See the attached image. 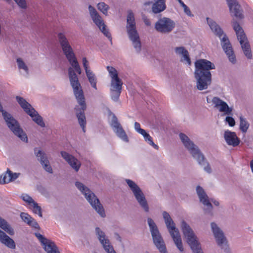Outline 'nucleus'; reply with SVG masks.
<instances>
[{"mask_svg": "<svg viewBox=\"0 0 253 253\" xmlns=\"http://www.w3.org/2000/svg\"><path fill=\"white\" fill-rule=\"evenodd\" d=\"M122 91L116 90H110V97L112 100L117 102L119 100V97Z\"/></svg>", "mask_w": 253, "mask_h": 253, "instance_id": "nucleus-39", "label": "nucleus"}, {"mask_svg": "<svg viewBox=\"0 0 253 253\" xmlns=\"http://www.w3.org/2000/svg\"><path fill=\"white\" fill-rule=\"evenodd\" d=\"M4 36H6V33H0V41H1L2 39H4Z\"/></svg>", "mask_w": 253, "mask_h": 253, "instance_id": "nucleus-55", "label": "nucleus"}, {"mask_svg": "<svg viewBox=\"0 0 253 253\" xmlns=\"http://www.w3.org/2000/svg\"><path fill=\"white\" fill-rule=\"evenodd\" d=\"M111 126L118 137L126 142H128V138L125 131L115 115L113 116Z\"/></svg>", "mask_w": 253, "mask_h": 253, "instance_id": "nucleus-16", "label": "nucleus"}, {"mask_svg": "<svg viewBox=\"0 0 253 253\" xmlns=\"http://www.w3.org/2000/svg\"><path fill=\"white\" fill-rule=\"evenodd\" d=\"M142 19L146 26L148 27H150L152 26L151 20L148 18L147 16L145 15H143L142 16Z\"/></svg>", "mask_w": 253, "mask_h": 253, "instance_id": "nucleus-47", "label": "nucleus"}, {"mask_svg": "<svg viewBox=\"0 0 253 253\" xmlns=\"http://www.w3.org/2000/svg\"><path fill=\"white\" fill-rule=\"evenodd\" d=\"M57 42L66 58L71 65L75 69L79 66L74 50L69 40L64 33H58Z\"/></svg>", "mask_w": 253, "mask_h": 253, "instance_id": "nucleus-5", "label": "nucleus"}, {"mask_svg": "<svg viewBox=\"0 0 253 253\" xmlns=\"http://www.w3.org/2000/svg\"><path fill=\"white\" fill-rule=\"evenodd\" d=\"M211 228L217 245L225 252H228L227 241L222 230L214 222L211 224Z\"/></svg>", "mask_w": 253, "mask_h": 253, "instance_id": "nucleus-12", "label": "nucleus"}, {"mask_svg": "<svg viewBox=\"0 0 253 253\" xmlns=\"http://www.w3.org/2000/svg\"><path fill=\"white\" fill-rule=\"evenodd\" d=\"M126 182L132 191L136 200L145 212L149 211V207L145 195L139 186L133 181L126 179Z\"/></svg>", "mask_w": 253, "mask_h": 253, "instance_id": "nucleus-9", "label": "nucleus"}, {"mask_svg": "<svg viewBox=\"0 0 253 253\" xmlns=\"http://www.w3.org/2000/svg\"><path fill=\"white\" fill-rule=\"evenodd\" d=\"M128 34L136 52H140L141 50V43L138 33H128Z\"/></svg>", "mask_w": 253, "mask_h": 253, "instance_id": "nucleus-26", "label": "nucleus"}, {"mask_svg": "<svg viewBox=\"0 0 253 253\" xmlns=\"http://www.w3.org/2000/svg\"><path fill=\"white\" fill-rule=\"evenodd\" d=\"M93 253H96V252H94Z\"/></svg>", "mask_w": 253, "mask_h": 253, "instance_id": "nucleus-63", "label": "nucleus"}, {"mask_svg": "<svg viewBox=\"0 0 253 253\" xmlns=\"http://www.w3.org/2000/svg\"><path fill=\"white\" fill-rule=\"evenodd\" d=\"M30 223V224H28L29 226L38 230L40 229L39 224L34 218L32 217Z\"/></svg>", "mask_w": 253, "mask_h": 253, "instance_id": "nucleus-49", "label": "nucleus"}, {"mask_svg": "<svg viewBox=\"0 0 253 253\" xmlns=\"http://www.w3.org/2000/svg\"><path fill=\"white\" fill-rule=\"evenodd\" d=\"M33 207V211L35 214H38L41 217L42 216V208L38 205V203L35 202L33 204L31 205Z\"/></svg>", "mask_w": 253, "mask_h": 253, "instance_id": "nucleus-40", "label": "nucleus"}, {"mask_svg": "<svg viewBox=\"0 0 253 253\" xmlns=\"http://www.w3.org/2000/svg\"><path fill=\"white\" fill-rule=\"evenodd\" d=\"M15 98L21 107L27 114L32 111V108H34L24 98L16 96Z\"/></svg>", "mask_w": 253, "mask_h": 253, "instance_id": "nucleus-30", "label": "nucleus"}, {"mask_svg": "<svg viewBox=\"0 0 253 253\" xmlns=\"http://www.w3.org/2000/svg\"><path fill=\"white\" fill-rule=\"evenodd\" d=\"M104 35L107 37L110 41L111 44H112V39L111 33H103Z\"/></svg>", "mask_w": 253, "mask_h": 253, "instance_id": "nucleus-52", "label": "nucleus"}, {"mask_svg": "<svg viewBox=\"0 0 253 253\" xmlns=\"http://www.w3.org/2000/svg\"><path fill=\"white\" fill-rule=\"evenodd\" d=\"M147 222L154 245L161 253H168L164 240L155 222L150 217L147 218Z\"/></svg>", "mask_w": 253, "mask_h": 253, "instance_id": "nucleus-10", "label": "nucleus"}, {"mask_svg": "<svg viewBox=\"0 0 253 253\" xmlns=\"http://www.w3.org/2000/svg\"><path fill=\"white\" fill-rule=\"evenodd\" d=\"M75 185L82 193L84 195L86 200L96 211L101 217H104L105 216L104 209L94 193L88 187L79 181L76 182Z\"/></svg>", "mask_w": 253, "mask_h": 253, "instance_id": "nucleus-4", "label": "nucleus"}, {"mask_svg": "<svg viewBox=\"0 0 253 253\" xmlns=\"http://www.w3.org/2000/svg\"><path fill=\"white\" fill-rule=\"evenodd\" d=\"M115 236L116 237V239L119 241L120 242H122V238L118 233H115Z\"/></svg>", "mask_w": 253, "mask_h": 253, "instance_id": "nucleus-56", "label": "nucleus"}, {"mask_svg": "<svg viewBox=\"0 0 253 253\" xmlns=\"http://www.w3.org/2000/svg\"><path fill=\"white\" fill-rule=\"evenodd\" d=\"M107 69L109 73V75L111 78V80L119 79L118 72L114 67L107 66Z\"/></svg>", "mask_w": 253, "mask_h": 253, "instance_id": "nucleus-38", "label": "nucleus"}, {"mask_svg": "<svg viewBox=\"0 0 253 253\" xmlns=\"http://www.w3.org/2000/svg\"><path fill=\"white\" fill-rule=\"evenodd\" d=\"M239 119L240 129L243 133H246L250 126V124L246 119L242 116H240Z\"/></svg>", "mask_w": 253, "mask_h": 253, "instance_id": "nucleus-36", "label": "nucleus"}, {"mask_svg": "<svg viewBox=\"0 0 253 253\" xmlns=\"http://www.w3.org/2000/svg\"><path fill=\"white\" fill-rule=\"evenodd\" d=\"M134 128L135 130L139 133H141V132H143V130H144L140 127V125L138 122H135Z\"/></svg>", "mask_w": 253, "mask_h": 253, "instance_id": "nucleus-51", "label": "nucleus"}, {"mask_svg": "<svg viewBox=\"0 0 253 253\" xmlns=\"http://www.w3.org/2000/svg\"><path fill=\"white\" fill-rule=\"evenodd\" d=\"M224 138L228 145L234 147L238 146L241 141L240 138L237 136L235 132L231 131L228 129L225 130Z\"/></svg>", "mask_w": 253, "mask_h": 253, "instance_id": "nucleus-23", "label": "nucleus"}, {"mask_svg": "<svg viewBox=\"0 0 253 253\" xmlns=\"http://www.w3.org/2000/svg\"><path fill=\"white\" fill-rule=\"evenodd\" d=\"M0 227L10 235L14 234L13 229L10 226L7 222L0 216Z\"/></svg>", "mask_w": 253, "mask_h": 253, "instance_id": "nucleus-31", "label": "nucleus"}, {"mask_svg": "<svg viewBox=\"0 0 253 253\" xmlns=\"http://www.w3.org/2000/svg\"><path fill=\"white\" fill-rule=\"evenodd\" d=\"M68 75L70 84L73 89L74 94L78 103L80 106V107L77 106L75 108L76 115L83 131L84 132L85 131V127L86 124L84 111L86 107L84 92L78 77L71 67L68 69Z\"/></svg>", "mask_w": 253, "mask_h": 253, "instance_id": "nucleus-1", "label": "nucleus"}, {"mask_svg": "<svg viewBox=\"0 0 253 253\" xmlns=\"http://www.w3.org/2000/svg\"><path fill=\"white\" fill-rule=\"evenodd\" d=\"M7 2H9V1H10L11 0H5Z\"/></svg>", "mask_w": 253, "mask_h": 253, "instance_id": "nucleus-62", "label": "nucleus"}, {"mask_svg": "<svg viewBox=\"0 0 253 253\" xmlns=\"http://www.w3.org/2000/svg\"><path fill=\"white\" fill-rule=\"evenodd\" d=\"M232 16L240 19L244 17L243 10L237 0H226Z\"/></svg>", "mask_w": 253, "mask_h": 253, "instance_id": "nucleus-18", "label": "nucleus"}, {"mask_svg": "<svg viewBox=\"0 0 253 253\" xmlns=\"http://www.w3.org/2000/svg\"><path fill=\"white\" fill-rule=\"evenodd\" d=\"M181 6L183 7L184 13L189 16H193L189 8L183 2L182 0H177Z\"/></svg>", "mask_w": 253, "mask_h": 253, "instance_id": "nucleus-43", "label": "nucleus"}, {"mask_svg": "<svg viewBox=\"0 0 253 253\" xmlns=\"http://www.w3.org/2000/svg\"><path fill=\"white\" fill-rule=\"evenodd\" d=\"M11 171L8 169L5 173L2 174L0 176V184L8 183L11 181H9L8 179L10 178L8 175L10 173Z\"/></svg>", "mask_w": 253, "mask_h": 253, "instance_id": "nucleus-41", "label": "nucleus"}, {"mask_svg": "<svg viewBox=\"0 0 253 253\" xmlns=\"http://www.w3.org/2000/svg\"><path fill=\"white\" fill-rule=\"evenodd\" d=\"M86 75L91 86L95 90H96L97 89L96 85L97 78L95 74L93 73L92 71H91L88 72V73L86 74Z\"/></svg>", "mask_w": 253, "mask_h": 253, "instance_id": "nucleus-35", "label": "nucleus"}, {"mask_svg": "<svg viewBox=\"0 0 253 253\" xmlns=\"http://www.w3.org/2000/svg\"><path fill=\"white\" fill-rule=\"evenodd\" d=\"M140 134H141L143 136L145 141L148 144L152 146L156 150L159 149V146L154 143L152 137L145 131V130H144L143 132H141V133H140Z\"/></svg>", "mask_w": 253, "mask_h": 253, "instance_id": "nucleus-34", "label": "nucleus"}, {"mask_svg": "<svg viewBox=\"0 0 253 253\" xmlns=\"http://www.w3.org/2000/svg\"><path fill=\"white\" fill-rule=\"evenodd\" d=\"M175 52L176 54L182 56V58L180 60L182 62L187 63L188 66L191 65V62L189 52L184 47L180 46L175 47Z\"/></svg>", "mask_w": 253, "mask_h": 253, "instance_id": "nucleus-25", "label": "nucleus"}, {"mask_svg": "<svg viewBox=\"0 0 253 253\" xmlns=\"http://www.w3.org/2000/svg\"><path fill=\"white\" fill-rule=\"evenodd\" d=\"M16 62L19 69L23 70L24 74L26 76H28L29 75V69L23 60L21 58H18L16 60Z\"/></svg>", "mask_w": 253, "mask_h": 253, "instance_id": "nucleus-37", "label": "nucleus"}, {"mask_svg": "<svg viewBox=\"0 0 253 253\" xmlns=\"http://www.w3.org/2000/svg\"><path fill=\"white\" fill-rule=\"evenodd\" d=\"M220 39V44L229 61L233 64L236 63V55L228 37L224 33H215Z\"/></svg>", "mask_w": 253, "mask_h": 253, "instance_id": "nucleus-11", "label": "nucleus"}, {"mask_svg": "<svg viewBox=\"0 0 253 253\" xmlns=\"http://www.w3.org/2000/svg\"><path fill=\"white\" fill-rule=\"evenodd\" d=\"M126 23L127 32H137L134 15L131 10L128 11Z\"/></svg>", "mask_w": 253, "mask_h": 253, "instance_id": "nucleus-28", "label": "nucleus"}, {"mask_svg": "<svg viewBox=\"0 0 253 253\" xmlns=\"http://www.w3.org/2000/svg\"><path fill=\"white\" fill-rule=\"evenodd\" d=\"M175 26L174 21L166 17L160 18L155 24V29L158 32H171Z\"/></svg>", "mask_w": 253, "mask_h": 253, "instance_id": "nucleus-13", "label": "nucleus"}, {"mask_svg": "<svg viewBox=\"0 0 253 253\" xmlns=\"http://www.w3.org/2000/svg\"><path fill=\"white\" fill-rule=\"evenodd\" d=\"M97 8L99 10L101 11L103 14H105L107 13L109 6L104 2H101L98 3Z\"/></svg>", "mask_w": 253, "mask_h": 253, "instance_id": "nucleus-42", "label": "nucleus"}, {"mask_svg": "<svg viewBox=\"0 0 253 253\" xmlns=\"http://www.w3.org/2000/svg\"><path fill=\"white\" fill-rule=\"evenodd\" d=\"M37 148L34 149L35 154L38 158V160L44 169L47 172L52 173L53 172L52 169L50 165L49 162L47 159L46 154L42 150H38L37 152Z\"/></svg>", "mask_w": 253, "mask_h": 253, "instance_id": "nucleus-20", "label": "nucleus"}, {"mask_svg": "<svg viewBox=\"0 0 253 253\" xmlns=\"http://www.w3.org/2000/svg\"><path fill=\"white\" fill-rule=\"evenodd\" d=\"M35 235L43 246L44 250L47 253H60L57 246L53 242L45 238L39 233H35Z\"/></svg>", "mask_w": 253, "mask_h": 253, "instance_id": "nucleus-15", "label": "nucleus"}, {"mask_svg": "<svg viewBox=\"0 0 253 253\" xmlns=\"http://www.w3.org/2000/svg\"><path fill=\"white\" fill-rule=\"evenodd\" d=\"M0 242L10 249H15L16 245L14 240L0 229Z\"/></svg>", "mask_w": 253, "mask_h": 253, "instance_id": "nucleus-24", "label": "nucleus"}, {"mask_svg": "<svg viewBox=\"0 0 253 253\" xmlns=\"http://www.w3.org/2000/svg\"><path fill=\"white\" fill-rule=\"evenodd\" d=\"M20 216L22 220L27 224H30V220L32 218V217L30 215L26 212H21L20 214Z\"/></svg>", "mask_w": 253, "mask_h": 253, "instance_id": "nucleus-44", "label": "nucleus"}, {"mask_svg": "<svg viewBox=\"0 0 253 253\" xmlns=\"http://www.w3.org/2000/svg\"><path fill=\"white\" fill-rule=\"evenodd\" d=\"M194 64V76L197 81V88L199 90L207 89L211 83L210 70L215 68L214 64L205 59L197 60Z\"/></svg>", "mask_w": 253, "mask_h": 253, "instance_id": "nucleus-2", "label": "nucleus"}, {"mask_svg": "<svg viewBox=\"0 0 253 253\" xmlns=\"http://www.w3.org/2000/svg\"><path fill=\"white\" fill-rule=\"evenodd\" d=\"M22 200L27 203L29 205H31L35 202L34 200L31 197L27 194H23L21 196Z\"/></svg>", "mask_w": 253, "mask_h": 253, "instance_id": "nucleus-45", "label": "nucleus"}, {"mask_svg": "<svg viewBox=\"0 0 253 253\" xmlns=\"http://www.w3.org/2000/svg\"><path fill=\"white\" fill-rule=\"evenodd\" d=\"M19 173H13L11 171L9 174H8V176L10 177L8 179L9 181H14V180L16 179L18 176L19 175Z\"/></svg>", "mask_w": 253, "mask_h": 253, "instance_id": "nucleus-50", "label": "nucleus"}, {"mask_svg": "<svg viewBox=\"0 0 253 253\" xmlns=\"http://www.w3.org/2000/svg\"><path fill=\"white\" fill-rule=\"evenodd\" d=\"M163 216L168 230L175 245L180 252H183L184 248L181 236L178 229L175 227L174 222L168 212L166 211H163Z\"/></svg>", "mask_w": 253, "mask_h": 253, "instance_id": "nucleus-7", "label": "nucleus"}, {"mask_svg": "<svg viewBox=\"0 0 253 253\" xmlns=\"http://www.w3.org/2000/svg\"><path fill=\"white\" fill-rule=\"evenodd\" d=\"M207 21L212 32H223L219 25L212 19L207 17Z\"/></svg>", "mask_w": 253, "mask_h": 253, "instance_id": "nucleus-32", "label": "nucleus"}, {"mask_svg": "<svg viewBox=\"0 0 253 253\" xmlns=\"http://www.w3.org/2000/svg\"><path fill=\"white\" fill-rule=\"evenodd\" d=\"M211 201L216 206H218L219 205V202L218 201H216V200H212Z\"/></svg>", "mask_w": 253, "mask_h": 253, "instance_id": "nucleus-59", "label": "nucleus"}, {"mask_svg": "<svg viewBox=\"0 0 253 253\" xmlns=\"http://www.w3.org/2000/svg\"><path fill=\"white\" fill-rule=\"evenodd\" d=\"M211 102L214 108L218 109L219 112H223L224 115H227L225 120V122L230 126H234L235 125V121L231 116L233 115L232 107H229L226 102L217 96L212 98Z\"/></svg>", "mask_w": 253, "mask_h": 253, "instance_id": "nucleus-8", "label": "nucleus"}, {"mask_svg": "<svg viewBox=\"0 0 253 253\" xmlns=\"http://www.w3.org/2000/svg\"><path fill=\"white\" fill-rule=\"evenodd\" d=\"M95 233L104 250L107 253H117L111 245L109 240L106 238L105 233L99 227L95 228Z\"/></svg>", "mask_w": 253, "mask_h": 253, "instance_id": "nucleus-14", "label": "nucleus"}, {"mask_svg": "<svg viewBox=\"0 0 253 253\" xmlns=\"http://www.w3.org/2000/svg\"><path fill=\"white\" fill-rule=\"evenodd\" d=\"M28 115L32 118L37 124L42 127H45V124L43 121V119L40 116L37 111L34 108H32V111L28 114Z\"/></svg>", "mask_w": 253, "mask_h": 253, "instance_id": "nucleus-29", "label": "nucleus"}, {"mask_svg": "<svg viewBox=\"0 0 253 253\" xmlns=\"http://www.w3.org/2000/svg\"><path fill=\"white\" fill-rule=\"evenodd\" d=\"M17 5L23 9L27 7V3L25 0H14Z\"/></svg>", "mask_w": 253, "mask_h": 253, "instance_id": "nucleus-48", "label": "nucleus"}, {"mask_svg": "<svg viewBox=\"0 0 253 253\" xmlns=\"http://www.w3.org/2000/svg\"><path fill=\"white\" fill-rule=\"evenodd\" d=\"M151 10L153 13L158 14L166 9V0H154Z\"/></svg>", "mask_w": 253, "mask_h": 253, "instance_id": "nucleus-27", "label": "nucleus"}, {"mask_svg": "<svg viewBox=\"0 0 253 253\" xmlns=\"http://www.w3.org/2000/svg\"><path fill=\"white\" fill-rule=\"evenodd\" d=\"M84 68L85 70V73H87L88 72H91V71L89 69L88 63L83 64Z\"/></svg>", "mask_w": 253, "mask_h": 253, "instance_id": "nucleus-53", "label": "nucleus"}, {"mask_svg": "<svg viewBox=\"0 0 253 253\" xmlns=\"http://www.w3.org/2000/svg\"><path fill=\"white\" fill-rule=\"evenodd\" d=\"M250 168H251V169L252 172H253V160H252L250 161Z\"/></svg>", "mask_w": 253, "mask_h": 253, "instance_id": "nucleus-57", "label": "nucleus"}, {"mask_svg": "<svg viewBox=\"0 0 253 253\" xmlns=\"http://www.w3.org/2000/svg\"><path fill=\"white\" fill-rule=\"evenodd\" d=\"M60 154L62 157L68 163L72 169L76 171H78L79 170L81 164L77 159L66 151H61Z\"/></svg>", "mask_w": 253, "mask_h": 253, "instance_id": "nucleus-22", "label": "nucleus"}, {"mask_svg": "<svg viewBox=\"0 0 253 253\" xmlns=\"http://www.w3.org/2000/svg\"><path fill=\"white\" fill-rule=\"evenodd\" d=\"M123 82L119 78L111 81L110 90H116L122 91Z\"/></svg>", "mask_w": 253, "mask_h": 253, "instance_id": "nucleus-33", "label": "nucleus"}, {"mask_svg": "<svg viewBox=\"0 0 253 253\" xmlns=\"http://www.w3.org/2000/svg\"><path fill=\"white\" fill-rule=\"evenodd\" d=\"M154 2L152 1H147L145 3V5H150L151 4H153V3Z\"/></svg>", "mask_w": 253, "mask_h": 253, "instance_id": "nucleus-58", "label": "nucleus"}, {"mask_svg": "<svg viewBox=\"0 0 253 253\" xmlns=\"http://www.w3.org/2000/svg\"><path fill=\"white\" fill-rule=\"evenodd\" d=\"M196 192L200 201L203 205L207 206L206 209H205L206 211L211 212L212 210V206L204 189L200 186L198 185L196 187Z\"/></svg>", "mask_w": 253, "mask_h": 253, "instance_id": "nucleus-19", "label": "nucleus"}, {"mask_svg": "<svg viewBox=\"0 0 253 253\" xmlns=\"http://www.w3.org/2000/svg\"><path fill=\"white\" fill-rule=\"evenodd\" d=\"M179 136L184 146L188 150L193 158L197 161L200 165L204 166V169L206 171L209 173H211V169L210 165L198 147L185 134L180 133Z\"/></svg>", "mask_w": 253, "mask_h": 253, "instance_id": "nucleus-3", "label": "nucleus"}, {"mask_svg": "<svg viewBox=\"0 0 253 253\" xmlns=\"http://www.w3.org/2000/svg\"><path fill=\"white\" fill-rule=\"evenodd\" d=\"M232 27L235 32H244L242 27L237 21H233L232 23Z\"/></svg>", "mask_w": 253, "mask_h": 253, "instance_id": "nucleus-46", "label": "nucleus"}, {"mask_svg": "<svg viewBox=\"0 0 253 253\" xmlns=\"http://www.w3.org/2000/svg\"><path fill=\"white\" fill-rule=\"evenodd\" d=\"M238 41L241 45L245 55L248 59L252 58V53L250 45L245 33H236Z\"/></svg>", "mask_w": 253, "mask_h": 253, "instance_id": "nucleus-17", "label": "nucleus"}, {"mask_svg": "<svg viewBox=\"0 0 253 253\" xmlns=\"http://www.w3.org/2000/svg\"><path fill=\"white\" fill-rule=\"evenodd\" d=\"M84 63V64L88 63V61L85 57H84L83 58V64Z\"/></svg>", "mask_w": 253, "mask_h": 253, "instance_id": "nucleus-60", "label": "nucleus"}, {"mask_svg": "<svg viewBox=\"0 0 253 253\" xmlns=\"http://www.w3.org/2000/svg\"><path fill=\"white\" fill-rule=\"evenodd\" d=\"M77 72V73H78L79 74H81V73H82V70H81V69L80 67V65L78 66V67H77L76 68H75L74 69Z\"/></svg>", "mask_w": 253, "mask_h": 253, "instance_id": "nucleus-54", "label": "nucleus"}, {"mask_svg": "<svg viewBox=\"0 0 253 253\" xmlns=\"http://www.w3.org/2000/svg\"><path fill=\"white\" fill-rule=\"evenodd\" d=\"M88 10L93 22L98 27L100 31L106 32V26L103 22L101 17L99 15L95 8L91 5H89L88 6Z\"/></svg>", "mask_w": 253, "mask_h": 253, "instance_id": "nucleus-21", "label": "nucleus"}, {"mask_svg": "<svg viewBox=\"0 0 253 253\" xmlns=\"http://www.w3.org/2000/svg\"><path fill=\"white\" fill-rule=\"evenodd\" d=\"M182 232L193 253H203L200 243L190 226L184 221L181 223Z\"/></svg>", "mask_w": 253, "mask_h": 253, "instance_id": "nucleus-6", "label": "nucleus"}, {"mask_svg": "<svg viewBox=\"0 0 253 253\" xmlns=\"http://www.w3.org/2000/svg\"><path fill=\"white\" fill-rule=\"evenodd\" d=\"M207 101L208 103H210V100H209V98H208V97H207Z\"/></svg>", "mask_w": 253, "mask_h": 253, "instance_id": "nucleus-61", "label": "nucleus"}]
</instances>
